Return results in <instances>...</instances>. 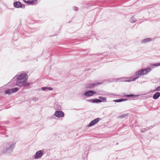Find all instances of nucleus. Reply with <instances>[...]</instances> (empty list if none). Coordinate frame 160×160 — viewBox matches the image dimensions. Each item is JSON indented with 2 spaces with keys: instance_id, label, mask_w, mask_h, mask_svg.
Returning a JSON list of instances; mask_svg holds the SVG:
<instances>
[{
  "instance_id": "obj_15",
  "label": "nucleus",
  "mask_w": 160,
  "mask_h": 160,
  "mask_svg": "<svg viewBox=\"0 0 160 160\" xmlns=\"http://www.w3.org/2000/svg\"><path fill=\"white\" fill-rule=\"evenodd\" d=\"M139 78V77H135V78H130V79L127 80L126 82H130L132 81H134L137 79H138Z\"/></svg>"
},
{
  "instance_id": "obj_4",
  "label": "nucleus",
  "mask_w": 160,
  "mask_h": 160,
  "mask_svg": "<svg viewBox=\"0 0 160 160\" xmlns=\"http://www.w3.org/2000/svg\"><path fill=\"white\" fill-rule=\"evenodd\" d=\"M96 93V92L94 91H88L85 93V95L87 96H91L93 95L94 94Z\"/></svg>"
},
{
  "instance_id": "obj_9",
  "label": "nucleus",
  "mask_w": 160,
  "mask_h": 160,
  "mask_svg": "<svg viewBox=\"0 0 160 160\" xmlns=\"http://www.w3.org/2000/svg\"><path fill=\"white\" fill-rule=\"evenodd\" d=\"M135 75L136 76H140L142 75H144L143 73V72L142 70L141 69L139 70L136 72Z\"/></svg>"
},
{
  "instance_id": "obj_3",
  "label": "nucleus",
  "mask_w": 160,
  "mask_h": 160,
  "mask_svg": "<svg viewBox=\"0 0 160 160\" xmlns=\"http://www.w3.org/2000/svg\"><path fill=\"white\" fill-rule=\"evenodd\" d=\"M55 115L58 117H63L64 116V113L62 111H56L54 114Z\"/></svg>"
},
{
  "instance_id": "obj_1",
  "label": "nucleus",
  "mask_w": 160,
  "mask_h": 160,
  "mask_svg": "<svg viewBox=\"0 0 160 160\" xmlns=\"http://www.w3.org/2000/svg\"><path fill=\"white\" fill-rule=\"evenodd\" d=\"M28 76L25 73H22L19 74L17 77V81L16 82V85L19 86L22 85V82L24 80H27Z\"/></svg>"
},
{
  "instance_id": "obj_22",
  "label": "nucleus",
  "mask_w": 160,
  "mask_h": 160,
  "mask_svg": "<svg viewBox=\"0 0 160 160\" xmlns=\"http://www.w3.org/2000/svg\"><path fill=\"white\" fill-rule=\"evenodd\" d=\"M132 96V95H126V96L128 97H131Z\"/></svg>"
},
{
  "instance_id": "obj_13",
  "label": "nucleus",
  "mask_w": 160,
  "mask_h": 160,
  "mask_svg": "<svg viewBox=\"0 0 160 160\" xmlns=\"http://www.w3.org/2000/svg\"><path fill=\"white\" fill-rule=\"evenodd\" d=\"M151 39L150 38H147L145 39H144L142 41V43H145L149 42H150L151 41Z\"/></svg>"
},
{
  "instance_id": "obj_23",
  "label": "nucleus",
  "mask_w": 160,
  "mask_h": 160,
  "mask_svg": "<svg viewBox=\"0 0 160 160\" xmlns=\"http://www.w3.org/2000/svg\"><path fill=\"white\" fill-rule=\"evenodd\" d=\"M95 85V84L92 85V86H94V85Z\"/></svg>"
},
{
  "instance_id": "obj_7",
  "label": "nucleus",
  "mask_w": 160,
  "mask_h": 160,
  "mask_svg": "<svg viewBox=\"0 0 160 160\" xmlns=\"http://www.w3.org/2000/svg\"><path fill=\"white\" fill-rule=\"evenodd\" d=\"M141 69L144 75L148 74L149 72H150L151 70V68H149L142 69Z\"/></svg>"
},
{
  "instance_id": "obj_20",
  "label": "nucleus",
  "mask_w": 160,
  "mask_h": 160,
  "mask_svg": "<svg viewBox=\"0 0 160 160\" xmlns=\"http://www.w3.org/2000/svg\"><path fill=\"white\" fill-rule=\"evenodd\" d=\"M47 88H48V87H45L42 88V90L44 91L45 89H47Z\"/></svg>"
},
{
  "instance_id": "obj_19",
  "label": "nucleus",
  "mask_w": 160,
  "mask_h": 160,
  "mask_svg": "<svg viewBox=\"0 0 160 160\" xmlns=\"http://www.w3.org/2000/svg\"><path fill=\"white\" fill-rule=\"evenodd\" d=\"M156 91H160V86L158 87L157 88L155 89Z\"/></svg>"
},
{
  "instance_id": "obj_16",
  "label": "nucleus",
  "mask_w": 160,
  "mask_h": 160,
  "mask_svg": "<svg viewBox=\"0 0 160 160\" xmlns=\"http://www.w3.org/2000/svg\"><path fill=\"white\" fill-rule=\"evenodd\" d=\"M126 99H117L114 101L115 102H121L122 101H124L126 100Z\"/></svg>"
},
{
  "instance_id": "obj_5",
  "label": "nucleus",
  "mask_w": 160,
  "mask_h": 160,
  "mask_svg": "<svg viewBox=\"0 0 160 160\" xmlns=\"http://www.w3.org/2000/svg\"><path fill=\"white\" fill-rule=\"evenodd\" d=\"M99 120V118H97L94 120L92 121L89 124L88 126L89 127H91L93 126L96 124Z\"/></svg>"
},
{
  "instance_id": "obj_18",
  "label": "nucleus",
  "mask_w": 160,
  "mask_h": 160,
  "mask_svg": "<svg viewBox=\"0 0 160 160\" xmlns=\"http://www.w3.org/2000/svg\"><path fill=\"white\" fill-rule=\"evenodd\" d=\"M153 66H160V63H158L157 64H152Z\"/></svg>"
},
{
  "instance_id": "obj_21",
  "label": "nucleus",
  "mask_w": 160,
  "mask_h": 160,
  "mask_svg": "<svg viewBox=\"0 0 160 160\" xmlns=\"http://www.w3.org/2000/svg\"><path fill=\"white\" fill-rule=\"evenodd\" d=\"M47 89H48L49 90H53V88H50V87H48Z\"/></svg>"
},
{
  "instance_id": "obj_11",
  "label": "nucleus",
  "mask_w": 160,
  "mask_h": 160,
  "mask_svg": "<svg viewBox=\"0 0 160 160\" xmlns=\"http://www.w3.org/2000/svg\"><path fill=\"white\" fill-rule=\"evenodd\" d=\"M27 80H24L22 82V84L23 86L24 87H27L29 85V83L28 82H27Z\"/></svg>"
},
{
  "instance_id": "obj_17",
  "label": "nucleus",
  "mask_w": 160,
  "mask_h": 160,
  "mask_svg": "<svg viewBox=\"0 0 160 160\" xmlns=\"http://www.w3.org/2000/svg\"><path fill=\"white\" fill-rule=\"evenodd\" d=\"M99 98L100 99V100H101L103 102H105L106 101V98H104L102 97H99Z\"/></svg>"
},
{
  "instance_id": "obj_2",
  "label": "nucleus",
  "mask_w": 160,
  "mask_h": 160,
  "mask_svg": "<svg viewBox=\"0 0 160 160\" xmlns=\"http://www.w3.org/2000/svg\"><path fill=\"white\" fill-rule=\"evenodd\" d=\"M18 88H15L11 89H10L6 90L5 91L6 94H10L15 92H16L18 91Z\"/></svg>"
},
{
  "instance_id": "obj_14",
  "label": "nucleus",
  "mask_w": 160,
  "mask_h": 160,
  "mask_svg": "<svg viewBox=\"0 0 160 160\" xmlns=\"http://www.w3.org/2000/svg\"><path fill=\"white\" fill-rule=\"evenodd\" d=\"M92 102L93 103H98L102 102V101L101 100L98 99H92Z\"/></svg>"
},
{
  "instance_id": "obj_8",
  "label": "nucleus",
  "mask_w": 160,
  "mask_h": 160,
  "mask_svg": "<svg viewBox=\"0 0 160 160\" xmlns=\"http://www.w3.org/2000/svg\"><path fill=\"white\" fill-rule=\"evenodd\" d=\"M13 5L15 7L19 8L21 7L22 4L19 2H14Z\"/></svg>"
},
{
  "instance_id": "obj_6",
  "label": "nucleus",
  "mask_w": 160,
  "mask_h": 160,
  "mask_svg": "<svg viewBox=\"0 0 160 160\" xmlns=\"http://www.w3.org/2000/svg\"><path fill=\"white\" fill-rule=\"evenodd\" d=\"M42 154L43 153L41 151H38L36 153L35 158L36 159L38 158L41 157L42 156Z\"/></svg>"
},
{
  "instance_id": "obj_12",
  "label": "nucleus",
  "mask_w": 160,
  "mask_h": 160,
  "mask_svg": "<svg viewBox=\"0 0 160 160\" xmlns=\"http://www.w3.org/2000/svg\"><path fill=\"white\" fill-rule=\"evenodd\" d=\"M37 0H33L31 1H24V2L28 4H32L36 2Z\"/></svg>"
},
{
  "instance_id": "obj_10",
  "label": "nucleus",
  "mask_w": 160,
  "mask_h": 160,
  "mask_svg": "<svg viewBox=\"0 0 160 160\" xmlns=\"http://www.w3.org/2000/svg\"><path fill=\"white\" fill-rule=\"evenodd\" d=\"M160 96V93L159 92H156L153 95V98L155 99H158Z\"/></svg>"
}]
</instances>
